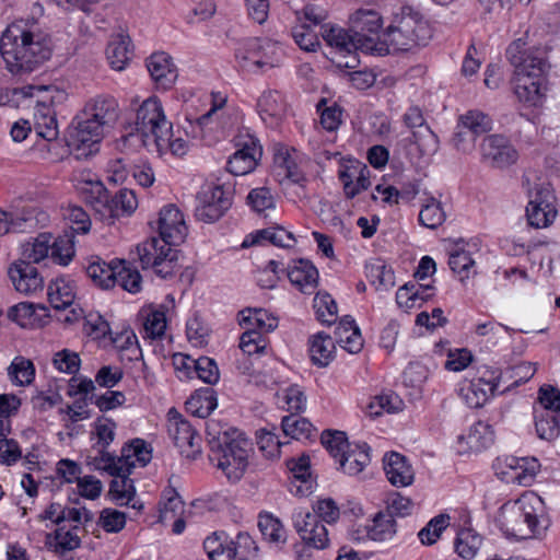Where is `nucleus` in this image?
<instances>
[{
	"instance_id": "obj_52",
	"label": "nucleus",
	"mask_w": 560,
	"mask_h": 560,
	"mask_svg": "<svg viewBox=\"0 0 560 560\" xmlns=\"http://www.w3.org/2000/svg\"><path fill=\"white\" fill-rule=\"evenodd\" d=\"M258 527L269 542L281 545L285 542V529L281 522L271 514H260L258 520Z\"/></svg>"
},
{
	"instance_id": "obj_18",
	"label": "nucleus",
	"mask_w": 560,
	"mask_h": 560,
	"mask_svg": "<svg viewBox=\"0 0 560 560\" xmlns=\"http://www.w3.org/2000/svg\"><path fill=\"white\" fill-rule=\"evenodd\" d=\"M167 431L182 455L192 459L200 455L201 436L189 421L176 415L168 419Z\"/></svg>"
},
{
	"instance_id": "obj_62",
	"label": "nucleus",
	"mask_w": 560,
	"mask_h": 560,
	"mask_svg": "<svg viewBox=\"0 0 560 560\" xmlns=\"http://www.w3.org/2000/svg\"><path fill=\"white\" fill-rule=\"evenodd\" d=\"M320 441L335 458H339L352 445L348 442L346 433L341 431H325L322 433Z\"/></svg>"
},
{
	"instance_id": "obj_11",
	"label": "nucleus",
	"mask_w": 560,
	"mask_h": 560,
	"mask_svg": "<svg viewBox=\"0 0 560 560\" xmlns=\"http://www.w3.org/2000/svg\"><path fill=\"white\" fill-rule=\"evenodd\" d=\"M350 31L355 34L357 42H360L361 51L383 55L388 52L385 45L378 43L380 33L383 28L381 14L371 9H359L350 16Z\"/></svg>"
},
{
	"instance_id": "obj_15",
	"label": "nucleus",
	"mask_w": 560,
	"mask_h": 560,
	"mask_svg": "<svg viewBox=\"0 0 560 560\" xmlns=\"http://www.w3.org/2000/svg\"><path fill=\"white\" fill-rule=\"evenodd\" d=\"M555 200L556 197L549 185H541L536 188L535 196L526 207L528 224L536 229L551 225L558 213Z\"/></svg>"
},
{
	"instance_id": "obj_28",
	"label": "nucleus",
	"mask_w": 560,
	"mask_h": 560,
	"mask_svg": "<svg viewBox=\"0 0 560 560\" xmlns=\"http://www.w3.org/2000/svg\"><path fill=\"white\" fill-rule=\"evenodd\" d=\"M290 282L303 293H312L318 284V270L307 259H298L288 267Z\"/></svg>"
},
{
	"instance_id": "obj_7",
	"label": "nucleus",
	"mask_w": 560,
	"mask_h": 560,
	"mask_svg": "<svg viewBox=\"0 0 560 560\" xmlns=\"http://www.w3.org/2000/svg\"><path fill=\"white\" fill-rule=\"evenodd\" d=\"M135 129L136 136L141 139L144 147L158 152L164 150L172 132V124L167 121L159 98L149 97L141 104L137 110Z\"/></svg>"
},
{
	"instance_id": "obj_55",
	"label": "nucleus",
	"mask_w": 560,
	"mask_h": 560,
	"mask_svg": "<svg viewBox=\"0 0 560 560\" xmlns=\"http://www.w3.org/2000/svg\"><path fill=\"white\" fill-rule=\"evenodd\" d=\"M75 253L73 233L61 235L51 243L50 257L62 266H67L73 258Z\"/></svg>"
},
{
	"instance_id": "obj_2",
	"label": "nucleus",
	"mask_w": 560,
	"mask_h": 560,
	"mask_svg": "<svg viewBox=\"0 0 560 560\" xmlns=\"http://www.w3.org/2000/svg\"><path fill=\"white\" fill-rule=\"evenodd\" d=\"M0 52L10 72H32L50 58V38L36 21L19 20L3 32Z\"/></svg>"
},
{
	"instance_id": "obj_1",
	"label": "nucleus",
	"mask_w": 560,
	"mask_h": 560,
	"mask_svg": "<svg viewBox=\"0 0 560 560\" xmlns=\"http://www.w3.org/2000/svg\"><path fill=\"white\" fill-rule=\"evenodd\" d=\"M506 58L514 67L511 83L518 102L525 107H541L546 101L550 69L546 50L541 47L526 48V43L518 38L508 47Z\"/></svg>"
},
{
	"instance_id": "obj_38",
	"label": "nucleus",
	"mask_w": 560,
	"mask_h": 560,
	"mask_svg": "<svg viewBox=\"0 0 560 560\" xmlns=\"http://www.w3.org/2000/svg\"><path fill=\"white\" fill-rule=\"evenodd\" d=\"M459 126L470 132L471 149L475 148L476 139L492 129V119L481 110L471 109L458 118Z\"/></svg>"
},
{
	"instance_id": "obj_53",
	"label": "nucleus",
	"mask_w": 560,
	"mask_h": 560,
	"mask_svg": "<svg viewBox=\"0 0 560 560\" xmlns=\"http://www.w3.org/2000/svg\"><path fill=\"white\" fill-rule=\"evenodd\" d=\"M281 427L285 436L294 440L308 439L313 432V424L306 418L294 413L283 417Z\"/></svg>"
},
{
	"instance_id": "obj_46",
	"label": "nucleus",
	"mask_w": 560,
	"mask_h": 560,
	"mask_svg": "<svg viewBox=\"0 0 560 560\" xmlns=\"http://www.w3.org/2000/svg\"><path fill=\"white\" fill-rule=\"evenodd\" d=\"M115 285L118 284L122 290L136 294L142 289V277L138 269L125 260H119L117 265Z\"/></svg>"
},
{
	"instance_id": "obj_42",
	"label": "nucleus",
	"mask_w": 560,
	"mask_h": 560,
	"mask_svg": "<svg viewBox=\"0 0 560 560\" xmlns=\"http://www.w3.org/2000/svg\"><path fill=\"white\" fill-rule=\"evenodd\" d=\"M535 429L539 439L552 441L560 434V416L549 410H534Z\"/></svg>"
},
{
	"instance_id": "obj_14",
	"label": "nucleus",
	"mask_w": 560,
	"mask_h": 560,
	"mask_svg": "<svg viewBox=\"0 0 560 560\" xmlns=\"http://www.w3.org/2000/svg\"><path fill=\"white\" fill-rule=\"evenodd\" d=\"M481 161L493 168H508L518 160V152L502 135H489L480 143Z\"/></svg>"
},
{
	"instance_id": "obj_10",
	"label": "nucleus",
	"mask_w": 560,
	"mask_h": 560,
	"mask_svg": "<svg viewBox=\"0 0 560 560\" xmlns=\"http://www.w3.org/2000/svg\"><path fill=\"white\" fill-rule=\"evenodd\" d=\"M117 424L107 417H98L92 424L90 440L92 442L86 464L95 470L107 471L114 465V454L108 451L116 438Z\"/></svg>"
},
{
	"instance_id": "obj_30",
	"label": "nucleus",
	"mask_w": 560,
	"mask_h": 560,
	"mask_svg": "<svg viewBox=\"0 0 560 560\" xmlns=\"http://www.w3.org/2000/svg\"><path fill=\"white\" fill-rule=\"evenodd\" d=\"M336 341L330 335L319 331L308 338V354L318 368L327 366L335 357Z\"/></svg>"
},
{
	"instance_id": "obj_12",
	"label": "nucleus",
	"mask_w": 560,
	"mask_h": 560,
	"mask_svg": "<svg viewBox=\"0 0 560 560\" xmlns=\"http://www.w3.org/2000/svg\"><path fill=\"white\" fill-rule=\"evenodd\" d=\"M232 205V191L223 184L206 183L196 196L195 217L205 223L219 220Z\"/></svg>"
},
{
	"instance_id": "obj_36",
	"label": "nucleus",
	"mask_w": 560,
	"mask_h": 560,
	"mask_svg": "<svg viewBox=\"0 0 560 560\" xmlns=\"http://www.w3.org/2000/svg\"><path fill=\"white\" fill-rule=\"evenodd\" d=\"M370 447L368 444H352L338 458L340 468L343 472L355 476L360 474L370 463Z\"/></svg>"
},
{
	"instance_id": "obj_63",
	"label": "nucleus",
	"mask_w": 560,
	"mask_h": 560,
	"mask_svg": "<svg viewBox=\"0 0 560 560\" xmlns=\"http://www.w3.org/2000/svg\"><path fill=\"white\" fill-rule=\"evenodd\" d=\"M450 517L438 515L433 517L418 534L423 545H433L440 538L442 532L447 527Z\"/></svg>"
},
{
	"instance_id": "obj_17",
	"label": "nucleus",
	"mask_w": 560,
	"mask_h": 560,
	"mask_svg": "<svg viewBox=\"0 0 560 560\" xmlns=\"http://www.w3.org/2000/svg\"><path fill=\"white\" fill-rule=\"evenodd\" d=\"M404 122L412 131V142L417 147L420 155H433L439 149L438 136L425 124V118L420 107L410 106L404 114Z\"/></svg>"
},
{
	"instance_id": "obj_16",
	"label": "nucleus",
	"mask_w": 560,
	"mask_h": 560,
	"mask_svg": "<svg viewBox=\"0 0 560 560\" xmlns=\"http://www.w3.org/2000/svg\"><path fill=\"white\" fill-rule=\"evenodd\" d=\"M236 148L228 161V171L236 176L253 172L262 155V148L258 139L250 135L240 137Z\"/></svg>"
},
{
	"instance_id": "obj_3",
	"label": "nucleus",
	"mask_w": 560,
	"mask_h": 560,
	"mask_svg": "<svg viewBox=\"0 0 560 560\" xmlns=\"http://www.w3.org/2000/svg\"><path fill=\"white\" fill-rule=\"evenodd\" d=\"M118 118V103L110 95L90 98L82 110V117L69 131L67 145L78 156H88L97 150L106 127Z\"/></svg>"
},
{
	"instance_id": "obj_51",
	"label": "nucleus",
	"mask_w": 560,
	"mask_h": 560,
	"mask_svg": "<svg viewBox=\"0 0 560 560\" xmlns=\"http://www.w3.org/2000/svg\"><path fill=\"white\" fill-rule=\"evenodd\" d=\"M446 213L441 201L435 198H429L419 212V222L421 225L434 230L443 224Z\"/></svg>"
},
{
	"instance_id": "obj_21",
	"label": "nucleus",
	"mask_w": 560,
	"mask_h": 560,
	"mask_svg": "<svg viewBox=\"0 0 560 560\" xmlns=\"http://www.w3.org/2000/svg\"><path fill=\"white\" fill-rule=\"evenodd\" d=\"M156 224L160 238L171 245H179L187 235L184 215L174 205L161 209Z\"/></svg>"
},
{
	"instance_id": "obj_57",
	"label": "nucleus",
	"mask_w": 560,
	"mask_h": 560,
	"mask_svg": "<svg viewBox=\"0 0 560 560\" xmlns=\"http://www.w3.org/2000/svg\"><path fill=\"white\" fill-rule=\"evenodd\" d=\"M34 128L40 138L50 142L58 138V124L56 112L34 113Z\"/></svg>"
},
{
	"instance_id": "obj_45",
	"label": "nucleus",
	"mask_w": 560,
	"mask_h": 560,
	"mask_svg": "<svg viewBox=\"0 0 560 560\" xmlns=\"http://www.w3.org/2000/svg\"><path fill=\"white\" fill-rule=\"evenodd\" d=\"M277 405L298 415L306 408V395L299 385H290L277 393Z\"/></svg>"
},
{
	"instance_id": "obj_32",
	"label": "nucleus",
	"mask_w": 560,
	"mask_h": 560,
	"mask_svg": "<svg viewBox=\"0 0 560 560\" xmlns=\"http://www.w3.org/2000/svg\"><path fill=\"white\" fill-rule=\"evenodd\" d=\"M322 36L330 47L336 48L339 52L351 54L354 50H360V42H357V36L350 28L345 30L338 25L324 24Z\"/></svg>"
},
{
	"instance_id": "obj_37",
	"label": "nucleus",
	"mask_w": 560,
	"mask_h": 560,
	"mask_svg": "<svg viewBox=\"0 0 560 560\" xmlns=\"http://www.w3.org/2000/svg\"><path fill=\"white\" fill-rule=\"evenodd\" d=\"M260 242H269L278 247L289 248L293 246L295 240L292 233L285 231L283 228L277 226L259 230L255 235L247 236L242 246L248 247Z\"/></svg>"
},
{
	"instance_id": "obj_41",
	"label": "nucleus",
	"mask_w": 560,
	"mask_h": 560,
	"mask_svg": "<svg viewBox=\"0 0 560 560\" xmlns=\"http://www.w3.org/2000/svg\"><path fill=\"white\" fill-rule=\"evenodd\" d=\"M130 38L118 34L112 37L106 48V57L114 70L121 71L130 60Z\"/></svg>"
},
{
	"instance_id": "obj_60",
	"label": "nucleus",
	"mask_w": 560,
	"mask_h": 560,
	"mask_svg": "<svg viewBox=\"0 0 560 560\" xmlns=\"http://www.w3.org/2000/svg\"><path fill=\"white\" fill-rule=\"evenodd\" d=\"M402 408V400L395 393H383L375 396L369 405L371 416H380L382 412H397Z\"/></svg>"
},
{
	"instance_id": "obj_4",
	"label": "nucleus",
	"mask_w": 560,
	"mask_h": 560,
	"mask_svg": "<svg viewBox=\"0 0 560 560\" xmlns=\"http://www.w3.org/2000/svg\"><path fill=\"white\" fill-rule=\"evenodd\" d=\"M209 458L230 481H238L248 467L252 443L235 428L207 422Z\"/></svg>"
},
{
	"instance_id": "obj_61",
	"label": "nucleus",
	"mask_w": 560,
	"mask_h": 560,
	"mask_svg": "<svg viewBox=\"0 0 560 560\" xmlns=\"http://www.w3.org/2000/svg\"><path fill=\"white\" fill-rule=\"evenodd\" d=\"M444 369L451 372H462L474 361L471 351L467 348H451L446 353Z\"/></svg>"
},
{
	"instance_id": "obj_9",
	"label": "nucleus",
	"mask_w": 560,
	"mask_h": 560,
	"mask_svg": "<svg viewBox=\"0 0 560 560\" xmlns=\"http://www.w3.org/2000/svg\"><path fill=\"white\" fill-rule=\"evenodd\" d=\"M162 238L151 237L137 246V254L143 269L152 268L156 276L167 279L178 268L177 250Z\"/></svg>"
},
{
	"instance_id": "obj_33",
	"label": "nucleus",
	"mask_w": 560,
	"mask_h": 560,
	"mask_svg": "<svg viewBox=\"0 0 560 560\" xmlns=\"http://www.w3.org/2000/svg\"><path fill=\"white\" fill-rule=\"evenodd\" d=\"M118 264L119 259H113L110 262H106L100 257H95L89 262L86 275L96 287L103 290L112 289L115 287Z\"/></svg>"
},
{
	"instance_id": "obj_40",
	"label": "nucleus",
	"mask_w": 560,
	"mask_h": 560,
	"mask_svg": "<svg viewBox=\"0 0 560 560\" xmlns=\"http://www.w3.org/2000/svg\"><path fill=\"white\" fill-rule=\"evenodd\" d=\"M365 273L377 291H388L395 287V273L382 259H373L368 262Z\"/></svg>"
},
{
	"instance_id": "obj_25",
	"label": "nucleus",
	"mask_w": 560,
	"mask_h": 560,
	"mask_svg": "<svg viewBox=\"0 0 560 560\" xmlns=\"http://www.w3.org/2000/svg\"><path fill=\"white\" fill-rule=\"evenodd\" d=\"M24 97L35 98V112H56L55 106L67 101L68 94L56 85H25L19 89Z\"/></svg>"
},
{
	"instance_id": "obj_23",
	"label": "nucleus",
	"mask_w": 560,
	"mask_h": 560,
	"mask_svg": "<svg viewBox=\"0 0 560 560\" xmlns=\"http://www.w3.org/2000/svg\"><path fill=\"white\" fill-rule=\"evenodd\" d=\"M494 434L491 425L478 421L457 436L455 448L460 455L479 453L492 445Z\"/></svg>"
},
{
	"instance_id": "obj_49",
	"label": "nucleus",
	"mask_w": 560,
	"mask_h": 560,
	"mask_svg": "<svg viewBox=\"0 0 560 560\" xmlns=\"http://www.w3.org/2000/svg\"><path fill=\"white\" fill-rule=\"evenodd\" d=\"M140 335L144 341L153 343L165 339H172L167 334V317H143Z\"/></svg>"
},
{
	"instance_id": "obj_26",
	"label": "nucleus",
	"mask_w": 560,
	"mask_h": 560,
	"mask_svg": "<svg viewBox=\"0 0 560 560\" xmlns=\"http://www.w3.org/2000/svg\"><path fill=\"white\" fill-rule=\"evenodd\" d=\"M328 326L335 325L334 338L336 343L350 353H358L363 348L360 328L353 317H341L339 320H323Z\"/></svg>"
},
{
	"instance_id": "obj_29",
	"label": "nucleus",
	"mask_w": 560,
	"mask_h": 560,
	"mask_svg": "<svg viewBox=\"0 0 560 560\" xmlns=\"http://www.w3.org/2000/svg\"><path fill=\"white\" fill-rule=\"evenodd\" d=\"M257 109L266 125L277 127L284 117L285 103L279 92L266 91L257 101Z\"/></svg>"
},
{
	"instance_id": "obj_24",
	"label": "nucleus",
	"mask_w": 560,
	"mask_h": 560,
	"mask_svg": "<svg viewBox=\"0 0 560 560\" xmlns=\"http://www.w3.org/2000/svg\"><path fill=\"white\" fill-rule=\"evenodd\" d=\"M145 66L158 89L170 90L178 78L173 58L165 51H156L145 59Z\"/></svg>"
},
{
	"instance_id": "obj_58",
	"label": "nucleus",
	"mask_w": 560,
	"mask_h": 560,
	"mask_svg": "<svg viewBox=\"0 0 560 560\" xmlns=\"http://www.w3.org/2000/svg\"><path fill=\"white\" fill-rule=\"evenodd\" d=\"M450 268L456 273L460 281L468 279L470 275H474L475 260L470 254L466 250L458 249L451 253L448 258Z\"/></svg>"
},
{
	"instance_id": "obj_34",
	"label": "nucleus",
	"mask_w": 560,
	"mask_h": 560,
	"mask_svg": "<svg viewBox=\"0 0 560 560\" xmlns=\"http://www.w3.org/2000/svg\"><path fill=\"white\" fill-rule=\"evenodd\" d=\"M502 463L506 468L511 469V474L508 471L501 472L502 475H509L505 480L520 485L528 483L535 477L538 469V462L535 458L529 462L527 458L506 456Z\"/></svg>"
},
{
	"instance_id": "obj_44",
	"label": "nucleus",
	"mask_w": 560,
	"mask_h": 560,
	"mask_svg": "<svg viewBox=\"0 0 560 560\" xmlns=\"http://www.w3.org/2000/svg\"><path fill=\"white\" fill-rule=\"evenodd\" d=\"M109 475L114 477L109 483L108 491L112 501L118 505H127L136 494L133 481L128 477L130 474Z\"/></svg>"
},
{
	"instance_id": "obj_8",
	"label": "nucleus",
	"mask_w": 560,
	"mask_h": 560,
	"mask_svg": "<svg viewBox=\"0 0 560 560\" xmlns=\"http://www.w3.org/2000/svg\"><path fill=\"white\" fill-rule=\"evenodd\" d=\"M282 57L280 44L269 38H247L235 49L238 65L248 71L271 69L281 62Z\"/></svg>"
},
{
	"instance_id": "obj_31",
	"label": "nucleus",
	"mask_w": 560,
	"mask_h": 560,
	"mask_svg": "<svg viewBox=\"0 0 560 560\" xmlns=\"http://www.w3.org/2000/svg\"><path fill=\"white\" fill-rule=\"evenodd\" d=\"M432 291L433 288L430 285L409 282L397 290L396 302L404 312L420 308L433 295Z\"/></svg>"
},
{
	"instance_id": "obj_47",
	"label": "nucleus",
	"mask_w": 560,
	"mask_h": 560,
	"mask_svg": "<svg viewBox=\"0 0 560 560\" xmlns=\"http://www.w3.org/2000/svg\"><path fill=\"white\" fill-rule=\"evenodd\" d=\"M8 376L15 385H30L35 377V366L31 360L15 357L8 368Z\"/></svg>"
},
{
	"instance_id": "obj_19",
	"label": "nucleus",
	"mask_w": 560,
	"mask_h": 560,
	"mask_svg": "<svg viewBox=\"0 0 560 560\" xmlns=\"http://www.w3.org/2000/svg\"><path fill=\"white\" fill-rule=\"evenodd\" d=\"M293 526L307 546L316 549H324L328 546V530L312 512L306 510L294 512Z\"/></svg>"
},
{
	"instance_id": "obj_35",
	"label": "nucleus",
	"mask_w": 560,
	"mask_h": 560,
	"mask_svg": "<svg viewBox=\"0 0 560 560\" xmlns=\"http://www.w3.org/2000/svg\"><path fill=\"white\" fill-rule=\"evenodd\" d=\"M295 154V150L290 151L287 148H280L275 153V171L278 176H283V178L294 184H302L305 176L296 163Z\"/></svg>"
},
{
	"instance_id": "obj_54",
	"label": "nucleus",
	"mask_w": 560,
	"mask_h": 560,
	"mask_svg": "<svg viewBox=\"0 0 560 560\" xmlns=\"http://www.w3.org/2000/svg\"><path fill=\"white\" fill-rule=\"evenodd\" d=\"M487 389L481 388L471 380H465L460 384L458 395L469 408H480L492 396Z\"/></svg>"
},
{
	"instance_id": "obj_39",
	"label": "nucleus",
	"mask_w": 560,
	"mask_h": 560,
	"mask_svg": "<svg viewBox=\"0 0 560 560\" xmlns=\"http://www.w3.org/2000/svg\"><path fill=\"white\" fill-rule=\"evenodd\" d=\"M217 407V394L211 387L197 389L186 401L187 410L198 418H207Z\"/></svg>"
},
{
	"instance_id": "obj_43",
	"label": "nucleus",
	"mask_w": 560,
	"mask_h": 560,
	"mask_svg": "<svg viewBox=\"0 0 560 560\" xmlns=\"http://www.w3.org/2000/svg\"><path fill=\"white\" fill-rule=\"evenodd\" d=\"M52 236L49 233H42L38 236L31 238L22 245V253L20 259H25L35 265L50 253V241Z\"/></svg>"
},
{
	"instance_id": "obj_22",
	"label": "nucleus",
	"mask_w": 560,
	"mask_h": 560,
	"mask_svg": "<svg viewBox=\"0 0 560 560\" xmlns=\"http://www.w3.org/2000/svg\"><path fill=\"white\" fill-rule=\"evenodd\" d=\"M8 275L14 289L20 293L33 294L44 289V278L38 269L25 259H18L11 264Z\"/></svg>"
},
{
	"instance_id": "obj_50",
	"label": "nucleus",
	"mask_w": 560,
	"mask_h": 560,
	"mask_svg": "<svg viewBox=\"0 0 560 560\" xmlns=\"http://www.w3.org/2000/svg\"><path fill=\"white\" fill-rule=\"evenodd\" d=\"M113 346L119 351H129V359H138L142 355L137 335L130 327H124L120 331L110 335Z\"/></svg>"
},
{
	"instance_id": "obj_20",
	"label": "nucleus",
	"mask_w": 560,
	"mask_h": 560,
	"mask_svg": "<svg viewBox=\"0 0 560 560\" xmlns=\"http://www.w3.org/2000/svg\"><path fill=\"white\" fill-rule=\"evenodd\" d=\"M152 458L151 450L141 439H135L122 446L119 456H114V465L107 474H131L136 467H144Z\"/></svg>"
},
{
	"instance_id": "obj_56",
	"label": "nucleus",
	"mask_w": 560,
	"mask_h": 560,
	"mask_svg": "<svg viewBox=\"0 0 560 560\" xmlns=\"http://www.w3.org/2000/svg\"><path fill=\"white\" fill-rule=\"evenodd\" d=\"M49 303L56 311H63L73 304L75 294L70 283L57 281L49 287Z\"/></svg>"
},
{
	"instance_id": "obj_6",
	"label": "nucleus",
	"mask_w": 560,
	"mask_h": 560,
	"mask_svg": "<svg viewBox=\"0 0 560 560\" xmlns=\"http://www.w3.org/2000/svg\"><path fill=\"white\" fill-rule=\"evenodd\" d=\"M383 44L389 49L408 51L418 46H425L432 38V30L423 15L412 7L401 8L396 25H390L383 33Z\"/></svg>"
},
{
	"instance_id": "obj_13",
	"label": "nucleus",
	"mask_w": 560,
	"mask_h": 560,
	"mask_svg": "<svg viewBox=\"0 0 560 560\" xmlns=\"http://www.w3.org/2000/svg\"><path fill=\"white\" fill-rule=\"evenodd\" d=\"M243 334L240 338L241 350L248 354L261 353L267 348L266 335L273 331L278 317H241L238 322Z\"/></svg>"
},
{
	"instance_id": "obj_64",
	"label": "nucleus",
	"mask_w": 560,
	"mask_h": 560,
	"mask_svg": "<svg viewBox=\"0 0 560 560\" xmlns=\"http://www.w3.org/2000/svg\"><path fill=\"white\" fill-rule=\"evenodd\" d=\"M186 334L188 340L199 347L208 343L210 328L203 317H189L186 323Z\"/></svg>"
},
{
	"instance_id": "obj_59",
	"label": "nucleus",
	"mask_w": 560,
	"mask_h": 560,
	"mask_svg": "<svg viewBox=\"0 0 560 560\" xmlns=\"http://www.w3.org/2000/svg\"><path fill=\"white\" fill-rule=\"evenodd\" d=\"M234 560H255L258 556V546L247 533H238L234 540H230Z\"/></svg>"
},
{
	"instance_id": "obj_48",
	"label": "nucleus",
	"mask_w": 560,
	"mask_h": 560,
	"mask_svg": "<svg viewBox=\"0 0 560 560\" xmlns=\"http://www.w3.org/2000/svg\"><path fill=\"white\" fill-rule=\"evenodd\" d=\"M481 540L471 528H464L458 532L455 539V551L463 559H472L481 546Z\"/></svg>"
},
{
	"instance_id": "obj_27",
	"label": "nucleus",
	"mask_w": 560,
	"mask_h": 560,
	"mask_svg": "<svg viewBox=\"0 0 560 560\" xmlns=\"http://www.w3.org/2000/svg\"><path fill=\"white\" fill-rule=\"evenodd\" d=\"M383 466L388 481L395 487H408L415 480V471L409 460L397 452L385 454Z\"/></svg>"
},
{
	"instance_id": "obj_5",
	"label": "nucleus",
	"mask_w": 560,
	"mask_h": 560,
	"mask_svg": "<svg viewBox=\"0 0 560 560\" xmlns=\"http://www.w3.org/2000/svg\"><path fill=\"white\" fill-rule=\"evenodd\" d=\"M495 525L508 538L521 540L540 536L548 527L544 501L528 493L505 502L498 511Z\"/></svg>"
}]
</instances>
